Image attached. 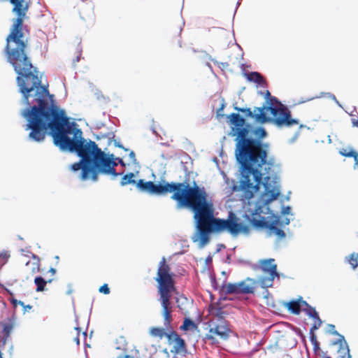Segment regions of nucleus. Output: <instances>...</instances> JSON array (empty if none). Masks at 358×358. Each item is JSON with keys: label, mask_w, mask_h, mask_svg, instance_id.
I'll return each mask as SVG.
<instances>
[{"label": "nucleus", "mask_w": 358, "mask_h": 358, "mask_svg": "<svg viewBox=\"0 0 358 358\" xmlns=\"http://www.w3.org/2000/svg\"><path fill=\"white\" fill-rule=\"evenodd\" d=\"M268 204L257 201L254 207L247 211L246 216L252 225L266 229L269 236H274L277 241H281L286 237V234L282 229L278 227L280 217L270 210Z\"/></svg>", "instance_id": "423d86ee"}, {"label": "nucleus", "mask_w": 358, "mask_h": 358, "mask_svg": "<svg viewBox=\"0 0 358 358\" xmlns=\"http://www.w3.org/2000/svg\"><path fill=\"white\" fill-rule=\"evenodd\" d=\"M240 4H241V0H239L238 1L236 8H238V6H239Z\"/></svg>", "instance_id": "5fc2aeb1"}, {"label": "nucleus", "mask_w": 358, "mask_h": 358, "mask_svg": "<svg viewBox=\"0 0 358 358\" xmlns=\"http://www.w3.org/2000/svg\"><path fill=\"white\" fill-rule=\"evenodd\" d=\"M299 301H300V307L305 306L306 308L309 306V304L306 301H303L301 298L299 299Z\"/></svg>", "instance_id": "e433bc0d"}, {"label": "nucleus", "mask_w": 358, "mask_h": 358, "mask_svg": "<svg viewBox=\"0 0 358 358\" xmlns=\"http://www.w3.org/2000/svg\"><path fill=\"white\" fill-rule=\"evenodd\" d=\"M114 145L116 147H118V148L124 149L125 151H128L129 150L127 148H125L119 141H117L116 140L114 141Z\"/></svg>", "instance_id": "f704fd0d"}, {"label": "nucleus", "mask_w": 358, "mask_h": 358, "mask_svg": "<svg viewBox=\"0 0 358 358\" xmlns=\"http://www.w3.org/2000/svg\"><path fill=\"white\" fill-rule=\"evenodd\" d=\"M224 312L222 310V308H217L215 310L213 315H215V319L213 322L215 323H219L220 320H225L224 319Z\"/></svg>", "instance_id": "aec40b11"}, {"label": "nucleus", "mask_w": 358, "mask_h": 358, "mask_svg": "<svg viewBox=\"0 0 358 358\" xmlns=\"http://www.w3.org/2000/svg\"><path fill=\"white\" fill-rule=\"evenodd\" d=\"M264 110H266V106H264L262 108L256 107L254 109L253 117H255V120L257 122L264 123V122H273V117H269L266 115V113Z\"/></svg>", "instance_id": "f8f14e48"}, {"label": "nucleus", "mask_w": 358, "mask_h": 358, "mask_svg": "<svg viewBox=\"0 0 358 358\" xmlns=\"http://www.w3.org/2000/svg\"><path fill=\"white\" fill-rule=\"evenodd\" d=\"M247 78L249 81L254 82L260 85H264L266 82L263 76L257 71L250 72L247 75Z\"/></svg>", "instance_id": "ddd939ff"}, {"label": "nucleus", "mask_w": 358, "mask_h": 358, "mask_svg": "<svg viewBox=\"0 0 358 358\" xmlns=\"http://www.w3.org/2000/svg\"><path fill=\"white\" fill-rule=\"evenodd\" d=\"M9 1L14 6L12 11L17 17L13 20L10 33L7 36L5 51L8 61L18 74L19 91L22 94L23 103L28 106L22 110L21 115L27 121L26 130H31L29 139L43 141L49 129L55 145H97L83 137L81 129L69 122L64 110L53 102L48 103L46 98L50 95L49 91L41 85L38 71L25 52L27 41L24 38L27 29L23 26V21L29 4L24 0Z\"/></svg>", "instance_id": "f257e3e1"}, {"label": "nucleus", "mask_w": 358, "mask_h": 358, "mask_svg": "<svg viewBox=\"0 0 358 358\" xmlns=\"http://www.w3.org/2000/svg\"><path fill=\"white\" fill-rule=\"evenodd\" d=\"M116 159L118 161V163H119L122 166H125V163L124 162V161L122 160V159H121V158H116Z\"/></svg>", "instance_id": "58836bf2"}, {"label": "nucleus", "mask_w": 358, "mask_h": 358, "mask_svg": "<svg viewBox=\"0 0 358 358\" xmlns=\"http://www.w3.org/2000/svg\"><path fill=\"white\" fill-rule=\"evenodd\" d=\"M259 267L262 271L268 274V277H264L260 279L262 287H270L273 285V280L275 277H278L277 272V265L275 264L274 259H268L259 260Z\"/></svg>", "instance_id": "1a4fd4ad"}, {"label": "nucleus", "mask_w": 358, "mask_h": 358, "mask_svg": "<svg viewBox=\"0 0 358 358\" xmlns=\"http://www.w3.org/2000/svg\"><path fill=\"white\" fill-rule=\"evenodd\" d=\"M303 311L308 315L309 317L312 318H316L319 316L318 313L316 311L315 308L312 307L311 306H308L306 308L303 309Z\"/></svg>", "instance_id": "6ab92c4d"}, {"label": "nucleus", "mask_w": 358, "mask_h": 358, "mask_svg": "<svg viewBox=\"0 0 358 358\" xmlns=\"http://www.w3.org/2000/svg\"><path fill=\"white\" fill-rule=\"evenodd\" d=\"M234 108L238 111L245 113L246 116L248 117H253V113L251 111L250 108H241L238 107H235Z\"/></svg>", "instance_id": "cd10ccee"}, {"label": "nucleus", "mask_w": 358, "mask_h": 358, "mask_svg": "<svg viewBox=\"0 0 358 358\" xmlns=\"http://www.w3.org/2000/svg\"><path fill=\"white\" fill-rule=\"evenodd\" d=\"M190 326L194 327L195 324L192 320L186 318L185 319L182 325L180 327V329L183 330H187L189 329Z\"/></svg>", "instance_id": "393cba45"}, {"label": "nucleus", "mask_w": 358, "mask_h": 358, "mask_svg": "<svg viewBox=\"0 0 358 358\" xmlns=\"http://www.w3.org/2000/svg\"><path fill=\"white\" fill-rule=\"evenodd\" d=\"M72 293V289L69 287V289L67 291V294H71Z\"/></svg>", "instance_id": "3c124183"}, {"label": "nucleus", "mask_w": 358, "mask_h": 358, "mask_svg": "<svg viewBox=\"0 0 358 358\" xmlns=\"http://www.w3.org/2000/svg\"><path fill=\"white\" fill-rule=\"evenodd\" d=\"M339 153L344 157H353L355 162V164H358V153L355 152L352 148H350L349 152H347L346 149H341L339 150Z\"/></svg>", "instance_id": "dca6fc26"}, {"label": "nucleus", "mask_w": 358, "mask_h": 358, "mask_svg": "<svg viewBox=\"0 0 358 358\" xmlns=\"http://www.w3.org/2000/svg\"><path fill=\"white\" fill-rule=\"evenodd\" d=\"M327 358H330V357H327Z\"/></svg>", "instance_id": "052dcab7"}, {"label": "nucleus", "mask_w": 358, "mask_h": 358, "mask_svg": "<svg viewBox=\"0 0 358 358\" xmlns=\"http://www.w3.org/2000/svg\"><path fill=\"white\" fill-rule=\"evenodd\" d=\"M34 283L36 285V291L42 292L44 290L47 281L41 276H36L34 279Z\"/></svg>", "instance_id": "f3484780"}, {"label": "nucleus", "mask_w": 358, "mask_h": 358, "mask_svg": "<svg viewBox=\"0 0 358 358\" xmlns=\"http://www.w3.org/2000/svg\"><path fill=\"white\" fill-rule=\"evenodd\" d=\"M329 328L331 329V330H334V331H331V334H334V335H336V336H340V339H339V341H340V343H341V349H340V351H341V350H345V348H344V347H345V344H344V343H343V338H342V337H341V336H342V335H340V334L338 333V331H337L334 330V329H335V326H334V324H329Z\"/></svg>", "instance_id": "5701e85b"}, {"label": "nucleus", "mask_w": 358, "mask_h": 358, "mask_svg": "<svg viewBox=\"0 0 358 358\" xmlns=\"http://www.w3.org/2000/svg\"><path fill=\"white\" fill-rule=\"evenodd\" d=\"M118 358H131L129 355L120 356Z\"/></svg>", "instance_id": "09e8293b"}, {"label": "nucleus", "mask_w": 358, "mask_h": 358, "mask_svg": "<svg viewBox=\"0 0 358 358\" xmlns=\"http://www.w3.org/2000/svg\"><path fill=\"white\" fill-rule=\"evenodd\" d=\"M49 272L52 273V274H55L56 273V270L54 268H51L49 270Z\"/></svg>", "instance_id": "49530a36"}, {"label": "nucleus", "mask_w": 358, "mask_h": 358, "mask_svg": "<svg viewBox=\"0 0 358 358\" xmlns=\"http://www.w3.org/2000/svg\"><path fill=\"white\" fill-rule=\"evenodd\" d=\"M170 266L166 264V259L162 257L159 262L156 280L159 284L158 291L160 294L159 301L162 306L164 317V328L152 327L150 329L152 336L162 338L166 334V331L171 329V307L170 299L171 293L175 290L174 281L170 273Z\"/></svg>", "instance_id": "20e7f679"}, {"label": "nucleus", "mask_w": 358, "mask_h": 358, "mask_svg": "<svg viewBox=\"0 0 358 358\" xmlns=\"http://www.w3.org/2000/svg\"><path fill=\"white\" fill-rule=\"evenodd\" d=\"M290 223V220L287 217L283 218L282 220H280V226L288 225Z\"/></svg>", "instance_id": "7c9ffc66"}, {"label": "nucleus", "mask_w": 358, "mask_h": 358, "mask_svg": "<svg viewBox=\"0 0 358 358\" xmlns=\"http://www.w3.org/2000/svg\"><path fill=\"white\" fill-rule=\"evenodd\" d=\"M310 338L311 343L314 345V349L316 350V349L319 348V343L317 341V337H316V335L314 334V332H312V333L310 332Z\"/></svg>", "instance_id": "bb28decb"}, {"label": "nucleus", "mask_w": 358, "mask_h": 358, "mask_svg": "<svg viewBox=\"0 0 358 358\" xmlns=\"http://www.w3.org/2000/svg\"><path fill=\"white\" fill-rule=\"evenodd\" d=\"M99 292L103 293L105 294H108L110 293V289L108 287L107 284H104L99 288Z\"/></svg>", "instance_id": "c85d7f7f"}, {"label": "nucleus", "mask_w": 358, "mask_h": 358, "mask_svg": "<svg viewBox=\"0 0 358 358\" xmlns=\"http://www.w3.org/2000/svg\"><path fill=\"white\" fill-rule=\"evenodd\" d=\"M352 122L353 126L358 127V120H357L352 119Z\"/></svg>", "instance_id": "ea45409f"}, {"label": "nucleus", "mask_w": 358, "mask_h": 358, "mask_svg": "<svg viewBox=\"0 0 358 358\" xmlns=\"http://www.w3.org/2000/svg\"><path fill=\"white\" fill-rule=\"evenodd\" d=\"M11 303L15 306L17 304H20V306H24V302L21 301H17V299H12Z\"/></svg>", "instance_id": "c9c22d12"}, {"label": "nucleus", "mask_w": 358, "mask_h": 358, "mask_svg": "<svg viewBox=\"0 0 358 358\" xmlns=\"http://www.w3.org/2000/svg\"><path fill=\"white\" fill-rule=\"evenodd\" d=\"M173 344V349L171 350L172 352L179 354L185 351V341L179 336L176 338Z\"/></svg>", "instance_id": "4468645a"}, {"label": "nucleus", "mask_w": 358, "mask_h": 358, "mask_svg": "<svg viewBox=\"0 0 358 358\" xmlns=\"http://www.w3.org/2000/svg\"><path fill=\"white\" fill-rule=\"evenodd\" d=\"M136 187L143 192L150 194H166L173 192L171 199L177 201V208L187 207L194 212L195 231L192 241L196 243L199 248H204L210 241L212 232L228 231L237 236L241 231H246L247 227L236 221L233 213H229L227 220L214 217L213 204L208 201L207 193L203 187L197 185L190 187L185 182H171L165 181L155 184L151 181L138 180Z\"/></svg>", "instance_id": "f03ea898"}, {"label": "nucleus", "mask_w": 358, "mask_h": 358, "mask_svg": "<svg viewBox=\"0 0 358 358\" xmlns=\"http://www.w3.org/2000/svg\"><path fill=\"white\" fill-rule=\"evenodd\" d=\"M209 340H213L214 339V337L211 335H207V337H206Z\"/></svg>", "instance_id": "de8ad7c7"}, {"label": "nucleus", "mask_w": 358, "mask_h": 358, "mask_svg": "<svg viewBox=\"0 0 358 358\" xmlns=\"http://www.w3.org/2000/svg\"><path fill=\"white\" fill-rule=\"evenodd\" d=\"M328 141H329V143H331V139L330 138V136H329Z\"/></svg>", "instance_id": "4d7b16f0"}, {"label": "nucleus", "mask_w": 358, "mask_h": 358, "mask_svg": "<svg viewBox=\"0 0 358 358\" xmlns=\"http://www.w3.org/2000/svg\"><path fill=\"white\" fill-rule=\"evenodd\" d=\"M206 65L212 71V66L210 65V64L207 63Z\"/></svg>", "instance_id": "603ef678"}, {"label": "nucleus", "mask_w": 358, "mask_h": 358, "mask_svg": "<svg viewBox=\"0 0 358 358\" xmlns=\"http://www.w3.org/2000/svg\"><path fill=\"white\" fill-rule=\"evenodd\" d=\"M0 358H2V357H1V352H0Z\"/></svg>", "instance_id": "bf43d9fd"}, {"label": "nucleus", "mask_w": 358, "mask_h": 358, "mask_svg": "<svg viewBox=\"0 0 358 358\" xmlns=\"http://www.w3.org/2000/svg\"><path fill=\"white\" fill-rule=\"evenodd\" d=\"M169 331V332H166V334L164 336L168 338V341L170 344H173L176 338H177L179 335L173 331L172 328Z\"/></svg>", "instance_id": "412c9836"}, {"label": "nucleus", "mask_w": 358, "mask_h": 358, "mask_svg": "<svg viewBox=\"0 0 358 358\" xmlns=\"http://www.w3.org/2000/svg\"><path fill=\"white\" fill-rule=\"evenodd\" d=\"M210 60L213 61L215 64H217L219 65H222V66H228V64L227 63H223V62H217V61H215V59H212L211 57H210Z\"/></svg>", "instance_id": "4c0bfd02"}, {"label": "nucleus", "mask_w": 358, "mask_h": 358, "mask_svg": "<svg viewBox=\"0 0 358 358\" xmlns=\"http://www.w3.org/2000/svg\"><path fill=\"white\" fill-rule=\"evenodd\" d=\"M229 121L234 126L232 127L233 135L236 136L235 140L236 141L235 154L245 156L248 146L252 143H254L252 141L247 138V136H248L250 133V129L244 127L245 123V119L237 113L231 114Z\"/></svg>", "instance_id": "6e6552de"}, {"label": "nucleus", "mask_w": 358, "mask_h": 358, "mask_svg": "<svg viewBox=\"0 0 358 358\" xmlns=\"http://www.w3.org/2000/svg\"><path fill=\"white\" fill-rule=\"evenodd\" d=\"M235 156L239 164V185H236L234 179L229 178L222 171L225 185L224 194L230 196L235 192H242L245 199H250L262 186L263 189L258 201L263 203H270L277 199L280 194V178L277 174H268L248 162L243 155L235 154Z\"/></svg>", "instance_id": "7ed1b4c3"}, {"label": "nucleus", "mask_w": 358, "mask_h": 358, "mask_svg": "<svg viewBox=\"0 0 358 358\" xmlns=\"http://www.w3.org/2000/svg\"><path fill=\"white\" fill-rule=\"evenodd\" d=\"M83 336H84L85 337H86V336H87V332H86V331L83 332Z\"/></svg>", "instance_id": "13d9d810"}, {"label": "nucleus", "mask_w": 358, "mask_h": 358, "mask_svg": "<svg viewBox=\"0 0 358 358\" xmlns=\"http://www.w3.org/2000/svg\"><path fill=\"white\" fill-rule=\"evenodd\" d=\"M224 104L222 103L221 107L217 110V113H219L220 111L224 109Z\"/></svg>", "instance_id": "c03bdc74"}, {"label": "nucleus", "mask_w": 358, "mask_h": 358, "mask_svg": "<svg viewBox=\"0 0 358 358\" xmlns=\"http://www.w3.org/2000/svg\"><path fill=\"white\" fill-rule=\"evenodd\" d=\"M287 308L291 313L295 315H299L301 311L300 301H299V299L296 301H292L288 303Z\"/></svg>", "instance_id": "2eb2a0df"}, {"label": "nucleus", "mask_w": 358, "mask_h": 358, "mask_svg": "<svg viewBox=\"0 0 358 358\" xmlns=\"http://www.w3.org/2000/svg\"><path fill=\"white\" fill-rule=\"evenodd\" d=\"M75 329H76V330L78 331V335H77V336L74 338V341H76V344H77L78 345H79V344H80V340H79V337H78V336H79V334H80V327H76Z\"/></svg>", "instance_id": "72a5a7b5"}, {"label": "nucleus", "mask_w": 358, "mask_h": 358, "mask_svg": "<svg viewBox=\"0 0 358 358\" xmlns=\"http://www.w3.org/2000/svg\"><path fill=\"white\" fill-rule=\"evenodd\" d=\"M314 320H315V323L312 326V327L310 328V333L313 332L315 330L318 329L321 327V325L322 324V321L320 318L319 316L317 317H316V318H314Z\"/></svg>", "instance_id": "b1692460"}, {"label": "nucleus", "mask_w": 358, "mask_h": 358, "mask_svg": "<svg viewBox=\"0 0 358 358\" xmlns=\"http://www.w3.org/2000/svg\"><path fill=\"white\" fill-rule=\"evenodd\" d=\"M229 331L227 322L226 320H220L219 323L213 322V327H210L209 333L217 335L222 339L226 340L229 338Z\"/></svg>", "instance_id": "9b49d317"}, {"label": "nucleus", "mask_w": 358, "mask_h": 358, "mask_svg": "<svg viewBox=\"0 0 358 358\" xmlns=\"http://www.w3.org/2000/svg\"><path fill=\"white\" fill-rule=\"evenodd\" d=\"M134 177V174L133 173H129L124 176L120 182V185L124 186L128 184H136V181L133 179Z\"/></svg>", "instance_id": "a211bd4d"}, {"label": "nucleus", "mask_w": 358, "mask_h": 358, "mask_svg": "<svg viewBox=\"0 0 358 358\" xmlns=\"http://www.w3.org/2000/svg\"><path fill=\"white\" fill-rule=\"evenodd\" d=\"M1 256H2L3 258H8L9 257V255H8L7 253H4V254H1Z\"/></svg>", "instance_id": "a18cd8bd"}, {"label": "nucleus", "mask_w": 358, "mask_h": 358, "mask_svg": "<svg viewBox=\"0 0 358 358\" xmlns=\"http://www.w3.org/2000/svg\"><path fill=\"white\" fill-rule=\"evenodd\" d=\"M129 157L130 159L131 160V162L134 164H136L137 163V161H136V155H135V152L134 151H130Z\"/></svg>", "instance_id": "2f4dec72"}, {"label": "nucleus", "mask_w": 358, "mask_h": 358, "mask_svg": "<svg viewBox=\"0 0 358 358\" xmlns=\"http://www.w3.org/2000/svg\"><path fill=\"white\" fill-rule=\"evenodd\" d=\"M227 294H252L254 292V287L246 284L245 281H241L237 283H228L224 287Z\"/></svg>", "instance_id": "9d476101"}, {"label": "nucleus", "mask_w": 358, "mask_h": 358, "mask_svg": "<svg viewBox=\"0 0 358 358\" xmlns=\"http://www.w3.org/2000/svg\"><path fill=\"white\" fill-rule=\"evenodd\" d=\"M266 136V131L263 127L250 130L247 138L254 143L248 146L245 157L248 162L268 172V174H276L274 173V169L278 166L275 164L274 157H268V145L262 143V139Z\"/></svg>", "instance_id": "39448f33"}, {"label": "nucleus", "mask_w": 358, "mask_h": 358, "mask_svg": "<svg viewBox=\"0 0 358 358\" xmlns=\"http://www.w3.org/2000/svg\"><path fill=\"white\" fill-rule=\"evenodd\" d=\"M206 262L207 264H209V263H211L212 262V258L210 257H208L206 259Z\"/></svg>", "instance_id": "37998d69"}, {"label": "nucleus", "mask_w": 358, "mask_h": 358, "mask_svg": "<svg viewBox=\"0 0 358 358\" xmlns=\"http://www.w3.org/2000/svg\"><path fill=\"white\" fill-rule=\"evenodd\" d=\"M22 306L24 307V310H25V311H26L27 309H31V308H32V306H30V305H27V306H25V305L24 304V306Z\"/></svg>", "instance_id": "a19ab883"}, {"label": "nucleus", "mask_w": 358, "mask_h": 358, "mask_svg": "<svg viewBox=\"0 0 358 358\" xmlns=\"http://www.w3.org/2000/svg\"><path fill=\"white\" fill-rule=\"evenodd\" d=\"M341 337H342V338L343 340V343L345 344V350H343L345 352H344V355L341 356V358H351L348 343L345 341L344 336H341Z\"/></svg>", "instance_id": "a878e982"}, {"label": "nucleus", "mask_w": 358, "mask_h": 358, "mask_svg": "<svg viewBox=\"0 0 358 358\" xmlns=\"http://www.w3.org/2000/svg\"><path fill=\"white\" fill-rule=\"evenodd\" d=\"M282 215H289L291 214V207L287 206H283L281 210Z\"/></svg>", "instance_id": "c756f323"}, {"label": "nucleus", "mask_w": 358, "mask_h": 358, "mask_svg": "<svg viewBox=\"0 0 358 358\" xmlns=\"http://www.w3.org/2000/svg\"><path fill=\"white\" fill-rule=\"evenodd\" d=\"M349 264L355 268L358 266V254L353 253L348 259Z\"/></svg>", "instance_id": "4be33fe9"}, {"label": "nucleus", "mask_w": 358, "mask_h": 358, "mask_svg": "<svg viewBox=\"0 0 358 358\" xmlns=\"http://www.w3.org/2000/svg\"><path fill=\"white\" fill-rule=\"evenodd\" d=\"M336 104L340 106V107H342L341 104L339 103V101L337 100V99L336 98V100H334Z\"/></svg>", "instance_id": "8fccbe9b"}, {"label": "nucleus", "mask_w": 358, "mask_h": 358, "mask_svg": "<svg viewBox=\"0 0 358 358\" xmlns=\"http://www.w3.org/2000/svg\"><path fill=\"white\" fill-rule=\"evenodd\" d=\"M80 61V57L78 56L75 60V62H78Z\"/></svg>", "instance_id": "864d4df0"}, {"label": "nucleus", "mask_w": 358, "mask_h": 358, "mask_svg": "<svg viewBox=\"0 0 358 358\" xmlns=\"http://www.w3.org/2000/svg\"><path fill=\"white\" fill-rule=\"evenodd\" d=\"M324 96H327V97L331 99L332 100H336V98L333 94L329 93V92L322 93L321 96H320L319 97H322Z\"/></svg>", "instance_id": "473e14b6"}, {"label": "nucleus", "mask_w": 358, "mask_h": 358, "mask_svg": "<svg viewBox=\"0 0 358 358\" xmlns=\"http://www.w3.org/2000/svg\"><path fill=\"white\" fill-rule=\"evenodd\" d=\"M305 127H306L305 125H303V124H301V125L299 126V128H300V129H301V128Z\"/></svg>", "instance_id": "6e6d98bb"}, {"label": "nucleus", "mask_w": 358, "mask_h": 358, "mask_svg": "<svg viewBox=\"0 0 358 358\" xmlns=\"http://www.w3.org/2000/svg\"><path fill=\"white\" fill-rule=\"evenodd\" d=\"M10 328L8 326H5V327H4V329H3V330H4V331H6L7 334H8V333H9V331H10Z\"/></svg>", "instance_id": "79ce46f5"}, {"label": "nucleus", "mask_w": 358, "mask_h": 358, "mask_svg": "<svg viewBox=\"0 0 358 358\" xmlns=\"http://www.w3.org/2000/svg\"><path fill=\"white\" fill-rule=\"evenodd\" d=\"M265 98L267 103L266 111L273 116V124L279 127H290L299 124L297 119L291 116V112L287 106L283 105L276 97L272 96L268 90H266Z\"/></svg>", "instance_id": "0eeeda50"}]
</instances>
